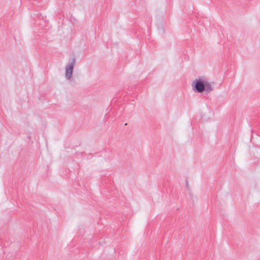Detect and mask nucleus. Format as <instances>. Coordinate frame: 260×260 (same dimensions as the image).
<instances>
[{"mask_svg":"<svg viewBox=\"0 0 260 260\" xmlns=\"http://www.w3.org/2000/svg\"><path fill=\"white\" fill-rule=\"evenodd\" d=\"M76 63V58L73 57L66 67V77L68 80L71 78L74 66Z\"/></svg>","mask_w":260,"mask_h":260,"instance_id":"f257e3e1","label":"nucleus"},{"mask_svg":"<svg viewBox=\"0 0 260 260\" xmlns=\"http://www.w3.org/2000/svg\"><path fill=\"white\" fill-rule=\"evenodd\" d=\"M205 80L199 79L193 82V83H194V84H192V86L194 90L199 93L203 92L205 90Z\"/></svg>","mask_w":260,"mask_h":260,"instance_id":"f03ea898","label":"nucleus"},{"mask_svg":"<svg viewBox=\"0 0 260 260\" xmlns=\"http://www.w3.org/2000/svg\"><path fill=\"white\" fill-rule=\"evenodd\" d=\"M204 87H205L204 91H205L207 93L210 92V91H212L213 89V88L211 86L210 83L207 81H205Z\"/></svg>","mask_w":260,"mask_h":260,"instance_id":"7ed1b4c3","label":"nucleus"},{"mask_svg":"<svg viewBox=\"0 0 260 260\" xmlns=\"http://www.w3.org/2000/svg\"><path fill=\"white\" fill-rule=\"evenodd\" d=\"M186 187H188V182L187 181H186Z\"/></svg>","mask_w":260,"mask_h":260,"instance_id":"20e7f679","label":"nucleus"}]
</instances>
